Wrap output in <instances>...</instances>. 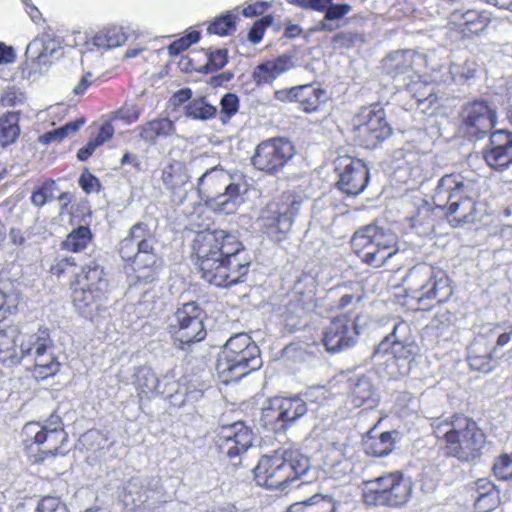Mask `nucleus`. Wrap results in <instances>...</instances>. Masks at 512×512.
I'll return each instance as SVG.
<instances>
[{"mask_svg": "<svg viewBox=\"0 0 512 512\" xmlns=\"http://www.w3.org/2000/svg\"><path fill=\"white\" fill-rule=\"evenodd\" d=\"M119 115L121 118L126 119L129 123L135 122L140 116V110L136 105H127L120 109Z\"/></svg>", "mask_w": 512, "mask_h": 512, "instance_id": "60", "label": "nucleus"}, {"mask_svg": "<svg viewBox=\"0 0 512 512\" xmlns=\"http://www.w3.org/2000/svg\"><path fill=\"white\" fill-rule=\"evenodd\" d=\"M415 349L409 324L402 321L396 324L392 333L387 335L374 349L373 358H377L381 353H388L390 356L387 360L388 365L398 367V371L392 372V374L405 376L410 372Z\"/></svg>", "mask_w": 512, "mask_h": 512, "instance_id": "9", "label": "nucleus"}, {"mask_svg": "<svg viewBox=\"0 0 512 512\" xmlns=\"http://www.w3.org/2000/svg\"><path fill=\"white\" fill-rule=\"evenodd\" d=\"M346 446L343 443L332 442L325 448L324 466L327 472L339 477L347 471Z\"/></svg>", "mask_w": 512, "mask_h": 512, "instance_id": "31", "label": "nucleus"}, {"mask_svg": "<svg viewBox=\"0 0 512 512\" xmlns=\"http://www.w3.org/2000/svg\"><path fill=\"white\" fill-rule=\"evenodd\" d=\"M135 385L140 396H149L157 391L159 380L154 371L140 367L135 373Z\"/></svg>", "mask_w": 512, "mask_h": 512, "instance_id": "40", "label": "nucleus"}, {"mask_svg": "<svg viewBox=\"0 0 512 512\" xmlns=\"http://www.w3.org/2000/svg\"><path fill=\"white\" fill-rule=\"evenodd\" d=\"M226 63L227 50L219 49L209 54L206 67L208 71L213 72L222 69Z\"/></svg>", "mask_w": 512, "mask_h": 512, "instance_id": "53", "label": "nucleus"}, {"mask_svg": "<svg viewBox=\"0 0 512 512\" xmlns=\"http://www.w3.org/2000/svg\"><path fill=\"white\" fill-rule=\"evenodd\" d=\"M25 55L28 60H31L30 73L43 75L49 70L52 64V60L45 57V55H41L40 53L29 54L26 51Z\"/></svg>", "mask_w": 512, "mask_h": 512, "instance_id": "50", "label": "nucleus"}, {"mask_svg": "<svg viewBox=\"0 0 512 512\" xmlns=\"http://www.w3.org/2000/svg\"><path fill=\"white\" fill-rule=\"evenodd\" d=\"M484 443L485 435L473 420L463 415L453 416L450 420V456L460 462L474 461Z\"/></svg>", "mask_w": 512, "mask_h": 512, "instance_id": "8", "label": "nucleus"}, {"mask_svg": "<svg viewBox=\"0 0 512 512\" xmlns=\"http://www.w3.org/2000/svg\"><path fill=\"white\" fill-rule=\"evenodd\" d=\"M309 470V459L298 451L263 456L254 469L258 485L270 489L285 490L288 485L305 475Z\"/></svg>", "mask_w": 512, "mask_h": 512, "instance_id": "3", "label": "nucleus"}, {"mask_svg": "<svg viewBox=\"0 0 512 512\" xmlns=\"http://www.w3.org/2000/svg\"><path fill=\"white\" fill-rule=\"evenodd\" d=\"M351 244L362 260L374 267L382 266L398 250L395 233L378 222L358 229Z\"/></svg>", "mask_w": 512, "mask_h": 512, "instance_id": "4", "label": "nucleus"}, {"mask_svg": "<svg viewBox=\"0 0 512 512\" xmlns=\"http://www.w3.org/2000/svg\"><path fill=\"white\" fill-rule=\"evenodd\" d=\"M84 123V119H78L76 121L69 122L58 129H55L42 135L40 137V142L45 145L55 141L60 142L70 134H73L76 131H78Z\"/></svg>", "mask_w": 512, "mask_h": 512, "instance_id": "46", "label": "nucleus"}, {"mask_svg": "<svg viewBox=\"0 0 512 512\" xmlns=\"http://www.w3.org/2000/svg\"><path fill=\"white\" fill-rule=\"evenodd\" d=\"M189 47H190L189 40H185L182 37L181 39H178V40L174 41L173 43H171L168 47V50L171 55H178L179 53H181L182 51L186 50Z\"/></svg>", "mask_w": 512, "mask_h": 512, "instance_id": "63", "label": "nucleus"}, {"mask_svg": "<svg viewBox=\"0 0 512 512\" xmlns=\"http://www.w3.org/2000/svg\"><path fill=\"white\" fill-rule=\"evenodd\" d=\"M71 289L75 309L86 318L93 317L106 302L107 291L80 287H71Z\"/></svg>", "mask_w": 512, "mask_h": 512, "instance_id": "24", "label": "nucleus"}, {"mask_svg": "<svg viewBox=\"0 0 512 512\" xmlns=\"http://www.w3.org/2000/svg\"><path fill=\"white\" fill-rule=\"evenodd\" d=\"M335 165L339 176V190L349 196H357L365 190L369 181V169L361 160L345 155L338 157Z\"/></svg>", "mask_w": 512, "mask_h": 512, "instance_id": "18", "label": "nucleus"}, {"mask_svg": "<svg viewBox=\"0 0 512 512\" xmlns=\"http://www.w3.org/2000/svg\"><path fill=\"white\" fill-rule=\"evenodd\" d=\"M140 137L149 143H155L158 137L172 135L175 131L173 122L168 118L155 119L140 128Z\"/></svg>", "mask_w": 512, "mask_h": 512, "instance_id": "35", "label": "nucleus"}, {"mask_svg": "<svg viewBox=\"0 0 512 512\" xmlns=\"http://www.w3.org/2000/svg\"><path fill=\"white\" fill-rule=\"evenodd\" d=\"M499 355L488 349L481 338L473 342L467 350V362L472 370L489 373L498 365Z\"/></svg>", "mask_w": 512, "mask_h": 512, "instance_id": "25", "label": "nucleus"}, {"mask_svg": "<svg viewBox=\"0 0 512 512\" xmlns=\"http://www.w3.org/2000/svg\"><path fill=\"white\" fill-rule=\"evenodd\" d=\"M283 414L280 397H275L268 400L263 407L262 420L274 429H282L286 427Z\"/></svg>", "mask_w": 512, "mask_h": 512, "instance_id": "41", "label": "nucleus"}, {"mask_svg": "<svg viewBox=\"0 0 512 512\" xmlns=\"http://www.w3.org/2000/svg\"><path fill=\"white\" fill-rule=\"evenodd\" d=\"M114 133V129L111 124H105L100 128V131L94 141L98 144V146L102 145L104 142L109 140Z\"/></svg>", "mask_w": 512, "mask_h": 512, "instance_id": "62", "label": "nucleus"}, {"mask_svg": "<svg viewBox=\"0 0 512 512\" xmlns=\"http://www.w3.org/2000/svg\"><path fill=\"white\" fill-rule=\"evenodd\" d=\"M455 197L454 193L450 191V226L456 227L462 223H468L472 220V211L474 210V202L471 198H462L457 201H452Z\"/></svg>", "mask_w": 512, "mask_h": 512, "instance_id": "37", "label": "nucleus"}, {"mask_svg": "<svg viewBox=\"0 0 512 512\" xmlns=\"http://www.w3.org/2000/svg\"><path fill=\"white\" fill-rule=\"evenodd\" d=\"M495 123V111L485 101H475L462 107L459 133L470 141H477L487 135Z\"/></svg>", "mask_w": 512, "mask_h": 512, "instance_id": "15", "label": "nucleus"}, {"mask_svg": "<svg viewBox=\"0 0 512 512\" xmlns=\"http://www.w3.org/2000/svg\"><path fill=\"white\" fill-rule=\"evenodd\" d=\"M353 133L359 145L373 149L391 135L392 129L384 109L374 105L361 108L353 118Z\"/></svg>", "mask_w": 512, "mask_h": 512, "instance_id": "11", "label": "nucleus"}, {"mask_svg": "<svg viewBox=\"0 0 512 512\" xmlns=\"http://www.w3.org/2000/svg\"><path fill=\"white\" fill-rule=\"evenodd\" d=\"M407 296L420 303L432 299L439 290L448 287L446 272L434 271L432 267L416 265L409 270L402 280Z\"/></svg>", "mask_w": 512, "mask_h": 512, "instance_id": "12", "label": "nucleus"}, {"mask_svg": "<svg viewBox=\"0 0 512 512\" xmlns=\"http://www.w3.org/2000/svg\"><path fill=\"white\" fill-rule=\"evenodd\" d=\"M262 366V359L258 346H251L250 350L236 353L234 356L218 358L216 370L223 383L238 381L252 371Z\"/></svg>", "mask_w": 512, "mask_h": 512, "instance_id": "17", "label": "nucleus"}, {"mask_svg": "<svg viewBox=\"0 0 512 512\" xmlns=\"http://www.w3.org/2000/svg\"><path fill=\"white\" fill-rule=\"evenodd\" d=\"M221 112L229 119L238 111L239 100L235 94L228 93L221 99Z\"/></svg>", "mask_w": 512, "mask_h": 512, "instance_id": "56", "label": "nucleus"}, {"mask_svg": "<svg viewBox=\"0 0 512 512\" xmlns=\"http://www.w3.org/2000/svg\"><path fill=\"white\" fill-rule=\"evenodd\" d=\"M293 67V60L288 55L258 65L253 71V80L257 85L270 84L281 74Z\"/></svg>", "mask_w": 512, "mask_h": 512, "instance_id": "26", "label": "nucleus"}, {"mask_svg": "<svg viewBox=\"0 0 512 512\" xmlns=\"http://www.w3.org/2000/svg\"><path fill=\"white\" fill-rule=\"evenodd\" d=\"M203 310L195 302L179 307L171 318L170 328L181 343L190 344L202 341L206 337L203 323Z\"/></svg>", "mask_w": 512, "mask_h": 512, "instance_id": "14", "label": "nucleus"}, {"mask_svg": "<svg viewBox=\"0 0 512 512\" xmlns=\"http://www.w3.org/2000/svg\"><path fill=\"white\" fill-rule=\"evenodd\" d=\"M414 53L411 50L395 51L389 54L384 60V68L393 77L402 76L401 81L407 90L420 101L424 93L420 90L426 87V84L420 81L419 75L410 73Z\"/></svg>", "mask_w": 512, "mask_h": 512, "instance_id": "21", "label": "nucleus"}, {"mask_svg": "<svg viewBox=\"0 0 512 512\" xmlns=\"http://www.w3.org/2000/svg\"><path fill=\"white\" fill-rule=\"evenodd\" d=\"M72 266L73 263H71L69 259L63 258L58 260L54 265H52L51 272L53 275L60 277L62 274L66 273Z\"/></svg>", "mask_w": 512, "mask_h": 512, "instance_id": "61", "label": "nucleus"}, {"mask_svg": "<svg viewBox=\"0 0 512 512\" xmlns=\"http://www.w3.org/2000/svg\"><path fill=\"white\" fill-rule=\"evenodd\" d=\"M352 7L349 4H334L333 0L329 4V6L323 11L325 12V20H339L346 16Z\"/></svg>", "mask_w": 512, "mask_h": 512, "instance_id": "54", "label": "nucleus"}, {"mask_svg": "<svg viewBox=\"0 0 512 512\" xmlns=\"http://www.w3.org/2000/svg\"><path fill=\"white\" fill-rule=\"evenodd\" d=\"M412 492V483L399 473H389L366 482L365 497L375 505L400 506Z\"/></svg>", "mask_w": 512, "mask_h": 512, "instance_id": "10", "label": "nucleus"}, {"mask_svg": "<svg viewBox=\"0 0 512 512\" xmlns=\"http://www.w3.org/2000/svg\"><path fill=\"white\" fill-rule=\"evenodd\" d=\"M189 178L185 165L177 161L166 166L162 173L164 185L171 190L181 188L188 182Z\"/></svg>", "mask_w": 512, "mask_h": 512, "instance_id": "39", "label": "nucleus"}, {"mask_svg": "<svg viewBox=\"0 0 512 512\" xmlns=\"http://www.w3.org/2000/svg\"><path fill=\"white\" fill-rule=\"evenodd\" d=\"M477 493L474 506L477 512H490L499 503V492L495 486L486 479L477 481Z\"/></svg>", "mask_w": 512, "mask_h": 512, "instance_id": "32", "label": "nucleus"}, {"mask_svg": "<svg viewBox=\"0 0 512 512\" xmlns=\"http://www.w3.org/2000/svg\"><path fill=\"white\" fill-rule=\"evenodd\" d=\"M288 3L301 8L323 12L332 0H286Z\"/></svg>", "mask_w": 512, "mask_h": 512, "instance_id": "55", "label": "nucleus"}, {"mask_svg": "<svg viewBox=\"0 0 512 512\" xmlns=\"http://www.w3.org/2000/svg\"><path fill=\"white\" fill-rule=\"evenodd\" d=\"M349 386L350 399L356 407L367 404L372 408L377 404L379 400L378 392L367 376L351 377Z\"/></svg>", "mask_w": 512, "mask_h": 512, "instance_id": "27", "label": "nucleus"}, {"mask_svg": "<svg viewBox=\"0 0 512 512\" xmlns=\"http://www.w3.org/2000/svg\"><path fill=\"white\" fill-rule=\"evenodd\" d=\"M20 361L33 357V375L39 379L55 375L60 369V362L54 354V344L47 329H39L28 334L21 333L19 339Z\"/></svg>", "mask_w": 512, "mask_h": 512, "instance_id": "6", "label": "nucleus"}, {"mask_svg": "<svg viewBox=\"0 0 512 512\" xmlns=\"http://www.w3.org/2000/svg\"><path fill=\"white\" fill-rule=\"evenodd\" d=\"M217 438L221 453L230 459L240 456L253 444V432L242 422L223 427Z\"/></svg>", "mask_w": 512, "mask_h": 512, "instance_id": "22", "label": "nucleus"}, {"mask_svg": "<svg viewBox=\"0 0 512 512\" xmlns=\"http://www.w3.org/2000/svg\"><path fill=\"white\" fill-rule=\"evenodd\" d=\"M91 240L90 229L86 226H80L73 230L63 242L64 248L72 252L83 250Z\"/></svg>", "mask_w": 512, "mask_h": 512, "instance_id": "45", "label": "nucleus"}, {"mask_svg": "<svg viewBox=\"0 0 512 512\" xmlns=\"http://www.w3.org/2000/svg\"><path fill=\"white\" fill-rule=\"evenodd\" d=\"M19 114L9 112L0 117V145L7 147L13 144L20 135Z\"/></svg>", "mask_w": 512, "mask_h": 512, "instance_id": "38", "label": "nucleus"}, {"mask_svg": "<svg viewBox=\"0 0 512 512\" xmlns=\"http://www.w3.org/2000/svg\"><path fill=\"white\" fill-rule=\"evenodd\" d=\"M287 512H336V503L331 497L314 495L291 505Z\"/></svg>", "mask_w": 512, "mask_h": 512, "instance_id": "34", "label": "nucleus"}, {"mask_svg": "<svg viewBox=\"0 0 512 512\" xmlns=\"http://www.w3.org/2000/svg\"><path fill=\"white\" fill-rule=\"evenodd\" d=\"M294 156V146L284 138H272L257 145L252 157L253 166L266 173H277Z\"/></svg>", "mask_w": 512, "mask_h": 512, "instance_id": "16", "label": "nucleus"}, {"mask_svg": "<svg viewBox=\"0 0 512 512\" xmlns=\"http://www.w3.org/2000/svg\"><path fill=\"white\" fill-rule=\"evenodd\" d=\"M22 435L28 444H46L48 452L53 455L62 454L61 449L68 441V434L64 430L62 419L56 414H52L43 423H26L22 429Z\"/></svg>", "mask_w": 512, "mask_h": 512, "instance_id": "13", "label": "nucleus"}, {"mask_svg": "<svg viewBox=\"0 0 512 512\" xmlns=\"http://www.w3.org/2000/svg\"><path fill=\"white\" fill-rule=\"evenodd\" d=\"M79 185L86 193L97 192L100 187L99 180L90 173H83L80 176Z\"/></svg>", "mask_w": 512, "mask_h": 512, "instance_id": "57", "label": "nucleus"}, {"mask_svg": "<svg viewBox=\"0 0 512 512\" xmlns=\"http://www.w3.org/2000/svg\"><path fill=\"white\" fill-rule=\"evenodd\" d=\"M21 333L16 327L0 329V361L9 365L20 363L19 339Z\"/></svg>", "mask_w": 512, "mask_h": 512, "instance_id": "30", "label": "nucleus"}, {"mask_svg": "<svg viewBox=\"0 0 512 512\" xmlns=\"http://www.w3.org/2000/svg\"><path fill=\"white\" fill-rule=\"evenodd\" d=\"M60 48L53 39L35 38L27 46V53L45 55L50 60L58 57Z\"/></svg>", "mask_w": 512, "mask_h": 512, "instance_id": "44", "label": "nucleus"}, {"mask_svg": "<svg viewBox=\"0 0 512 512\" xmlns=\"http://www.w3.org/2000/svg\"><path fill=\"white\" fill-rule=\"evenodd\" d=\"M489 18L471 7L469 0H450V25L463 36L471 37L482 32L488 25Z\"/></svg>", "mask_w": 512, "mask_h": 512, "instance_id": "20", "label": "nucleus"}, {"mask_svg": "<svg viewBox=\"0 0 512 512\" xmlns=\"http://www.w3.org/2000/svg\"><path fill=\"white\" fill-rule=\"evenodd\" d=\"M357 317L350 313L334 317L326 327L323 343L329 352H340L352 347L356 342Z\"/></svg>", "mask_w": 512, "mask_h": 512, "instance_id": "19", "label": "nucleus"}, {"mask_svg": "<svg viewBox=\"0 0 512 512\" xmlns=\"http://www.w3.org/2000/svg\"><path fill=\"white\" fill-rule=\"evenodd\" d=\"M234 23L235 16L233 14H226L212 22L207 30L210 34L224 36L234 27Z\"/></svg>", "mask_w": 512, "mask_h": 512, "instance_id": "49", "label": "nucleus"}, {"mask_svg": "<svg viewBox=\"0 0 512 512\" xmlns=\"http://www.w3.org/2000/svg\"><path fill=\"white\" fill-rule=\"evenodd\" d=\"M264 35V20L257 21L248 33V39L253 43H259Z\"/></svg>", "mask_w": 512, "mask_h": 512, "instance_id": "59", "label": "nucleus"}, {"mask_svg": "<svg viewBox=\"0 0 512 512\" xmlns=\"http://www.w3.org/2000/svg\"><path fill=\"white\" fill-rule=\"evenodd\" d=\"M155 237L148 224H134L128 235L119 244V253L123 260L132 261L137 272L152 268L157 262L154 251Z\"/></svg>", "mask_w": 512, "mask_h": 512, "instance_id": "7", "label": "nucleus"}, {"mask_svg": "<svg viewBox=\"0 0 512 512\" xmlns=\"http://www.w3.org/2000/svg\"><path fill=\"white\" fill-rule=\"evenodd\" d=\"M302 198L291 193L271 201L263 207L258 218L262 230L271 238L281 241L291 231L300 212Z\"/></svg>", "mask_w": 512, "mask_h": 512, "instance_id": "5", "label": "nucleus"}, {"mask_svg": "<svg viewBox=\"0 0 512 512\" xmlns=\"http://www.w3.org/2000/svg\"><path fill=\"white\" fill-rule=\"evenodd\" d=\"M37 512H68V509L59 498L47 496L38 504Z\"/></svg>", "mask_w": 512, "mask_h": 512, "instance_id": "52", "label": "nucleus"}, {"mask_svg": "<svg viewBox=\"0 0 512 512\" xmlns=\"http://www.w3.org/2000/svg\"><path fill=\"white\" fill-rule=\"evenodd\" d=\"M242 244L224 230L199 232L193 241L195 264L202 278L217 287L237 284L247 274L249 262L240 259Z\"/></svg>", "mask_w": 512, "mask_h": 512, "instance_id": "1", "label": "nucleus"}, {"mask_svg": "<svg viewBox=\"0 0 512 512\" xmlns=\"http://www.w3.org/2000/svg\"><path fill=\"white\" fill-rule=\"evenodd\" d=\"M493 471L499 479H512V453L500 455L494 462Z\"/></svg>", "mask_w": 512, "mask_h": 512, "instance_id": "48", "label": "nucleus"}, {"mask_svg": "<svg viewBox=\"0 0 512 512\" xmlns=\"http://www.w3.org/2000/svg\"><path fill=\"white\" fill-rule=\"evenodd\" d=\"M251 346L257 345L252 341L250 336L246 333L235 334L226 341L218 358L234 356L236 353H241L248 349L250 350Z\"/></svg>", "mask_w": 512, "mask_h": 512, "instance_id": "43", "label": "nucleus"}, {"mask_svg": "<svg viewBox=\"0 0 512 512\" xmlns=\"http://www.w3.org/2000/svg\"><path fill=\"white\" fill-rule=\"evenodd\" d=\"M294 96L299 102L303 111L307 113L314 112L318 109L325 92L311 85H304L293 89Z\"/></svg>", "mask_w": 512, "mask_h": 512, "instance_id": "36", "label": "nucleus"}, {"mask_svg": "<svg viewBox=\"0 0 512 512\" xmlns=\"http://www.w3.org/2000/svg\"><path fill=\"white\" fill-rule=\"evenodd\" d=\"M197 191L209 208L229 215L244 202L247 182L242 172L216 165L198 178Z\"/></svg>", "mask_w": 512, "mask_h": 512, "instance_id": "2", "label": "nucleus"}, {"mask_svg": "<svg viewBox=\"0 0 512 512\" xmlns=\"http://www.w3.org/2000/svg\"><path fill=\"white\" fill-rule=\"evenodd\" d=\"M286 426L301 418L307 412L305 401L299 397H280Z\"/></svg>", "mask_w": 512, "mask_h": 512, "instance_id": "42", "label": "nucleus"}, {"mask_svg": "<svg viewBox=\"0 0 512 512\" xmlns=\"http://www.w3.org/2000/svg\"><path fill=\"white\" fill-rule=\"evenodd\" d=\"M216 113V107L208 104L204 99H194L186 107V115L193 119L207 120Z\"/></svg>", "mask_w": 512, "mask_h": 512, "instance_id": "47", "label": "nucleus"}, {"mask_svg": "<svg viewBox=\"0 0 512 512\" xmlns=\"http://www.w3.org/2000/svg\"><path fill=\"white\" fill-rule=\"evenodd\" d=\"M15 306V301H13L9 295L0 290V320L6 318Z\"/></svg>", "mask_w": 512, "mask_h": 512, "instance_id": "58", "label": "nucleus"}, {"mask_svg": "<svg viewBox=\"0 0 512 512\" xmlns=\"http://www.w3.org/2000/svg\"><path fill=\"white\" fill-rule=\"evenodd\" d=\"M476 66V63L471 60L465 61L462 67H459L455 64H450V75L452 76L453 80H456L457 77L460 79L468 80L474 77Z\"/></svg>", "mask_w": 512, "mask_h": 512, "instance_id": "51", "label": "nucleus"}, {"mask_svg": "<svg viewBox=\"0 0 512 512\" xmlns=\"http://www.w3.org/2000/svg\"><path fill=\"white\" fill-rule=\"evenodd\" d=\"M127 36L120 27H107L97 32L91 39V44L97 49L109 50L123 45Z\"/></svg>", "mask_w": 512, "mask_h": 512, "instance_id": "33", "label": "nucleus"}, {"mask_svg": "<svg viewBox=\"0 0 512 512\" xmlns=\"http://www.w3.org/2000/svg\"><path fill=\"white\" fill-rule=\"evenodd\" d=\"M71 287L107 291L108 281L103 267L95 261L84 265L81 271L76 274Z\"/></svg>", "mask_w": 512, "mask_h": 512, "instance_id": "28", "label": "nucleus"}, {"mask_svg": "<svg viewBox=\"0 0 512 512\" xmlns=\"http://www.w3.org/2000/svg\"><path fill=\"white\" fill-rule=\"evenodd\" d=\"M395 432L377 433L376 426L370 429L363 439L364 450L368 455L383 457L392 452L395 446Z\"/></svg>", "mask_w": 512, "mask_h": 512, "instance_id": "29", "label": "nucleus"}, {"mask_svg": "<svg viewBox=\"0 0 512 512\" xmlns=\"http://www.w3.org/2000/svg\"><path fill=\"white\" fill-rule=\"evenodd\" d=\"M91 77H92V74L91 73H86L85 75H83L80 79V81L78 82V84L74 87L73 89V92L76 94V95H82L84 94V92L87 90V88L91 85L92 81H91Z\"/></svg>", "mask_w": 512, "mask_h": 512, "instance_id": "64", "label": "nucleus"}, {"mask_svg": "<svg viewBox=\"0 0 512 512\" xmlns=\"http://www.w3.org/2000/svg\"><path fill=\"white\" fill-rule=\"evenodd\" d=\"M486 163L495 170H504L512 164V133L500 129L490 134V143L483 151Z\"/></svg>", "mask_w": 512, "mask_h": 512, "instance_id": "23", "label": "nucleus"}]
</instances>
